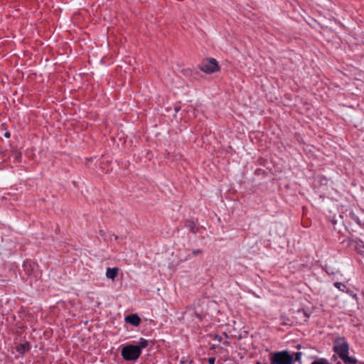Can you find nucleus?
<instances>
[{"instance_id": "nucleus-1", "label": "nucleus", "mask_w": 364, "mask_h": 364, "mask_svg": "<svg viewBox=\"0 0 364 364\" xmlns=\"http://www.w3.org/2000/svg\"><path fill=\"white\" fill-rule=\"evenodd\" d=\"M333 349L345 364H355L356 360L348 356L349 346L346 340L338 338L335 340Z\"/></svg>"}, {"instance_id": "nucleus-2", "label": "nucleus", "mask_w": 364, "mask_h": 364, "mask_svg": "<svg viewBox=\"0 0 364 364\" xmlns=\"http://www.w3.org/2000/svg\"><path fill=\"white\" fill-rule=\"evenodd\" d=\"M270 364H293L294 358L287 350L272 353L269 357Z\"/></svg>"}, {"instance_id": "nucleus-3", "label": "nucleus", "mask_w": 364, "mask_h": 364, "mask_svg": "<svg viewBox=\"0 0 364 364\" xmlns=\"http://www.w3.org/2000/svg\"><path fill=\"white\" fill-rule=\"evenodd\" d=\"M198 68L206 74H212L220 70L218 61L213 58L203 60L198 65Z\"/></svg>"}, {"instance_id": "nucleus-4", "label": "nucleus", "mask_w": 364, "mask_h": 364, "mask_svg": "<svg viewBox=\"0 0 364 364\" xmlns=\"http://www.w3.org/2000/svg\"><path fill=\"white\" fill-rule=\"evenodd\" d=\"M141 353L140 347L133 345L127 346L122 350V355L126 360H135L140 356Z\"/></svg>"}, {"instance_id": "nucleus-5", "label": "nucleus", "mask_w": 364, "mask_h": 364, "mask_svg": "<svg viewBox=\"0 0 364 364\" xmlns=\"http://www.w3.org/2000/svg\"><path fill=\"white\" fill-rule=\"evenodd\" d=\"M125 321L134 326H138L141 322V318L136 314H132L127 316Z\"/></svg>"}, {"instance_id": "nucleus-6", "label": "nucleus", "mask_w": 364, "mask_h": 364, "mask_svg": "<svg viewBox=\"0 0 364 364\" xmlns=\"http://www.w3.org/2000/svg\"><path fill=\"white\" fill-rule=\"evenodd\" d=\"M119 269L117 267L107 268L106 271V277L112 280H114L118 274Z\"/></svg>"}, {"instance_id": "nucleus-7", "label": "nucleus", "mask_w": 364, "mask_h": 364, "mask_svg": "<svg viewBox=\"0 0 364 364\" xmlns=\"http://www.w3.org/2000/svg\"><path fill=\"white\" fill-rule=\"evenodd\" d=\"M29 350V345L28 343H21L16 346V350L20 353H24Z\"/></svg>"}, {"instance_id": "nucleus-8", "label": "nucleus", "mask_w": 364, "mask_h": 364, "mask_svg": "<svg viewBox=\"0 0 364 364\" xmlns=\"http://www.w3.org/2000/svg\"><path fill=\"white\" fill-rule=\"evenodd\" d=\"M137 346L140 347V350L141 348H144L148 346V341L144 338H141L140 341L139 343V346Z\"/></svg>"}, {"instance_id": "nucleus-9", "label": "nucleus", "mask_w": 364, "mask_h": 364, "mask_svg": "<svg viewBox=\"0 0 364 364\" xmlns=\"http://www.w3.org/2000/svg\"><path fill=\"white\" fill-rule=\"evenodd\" d=\"M188 229H190L191 230H193L195 227H196V225L194 223L193 221L192 220H187L186 222V225H185Z\"/></svg>"}, {"instance_id": "nucleus-10", "label": "nucleus", "mask_w": 364, "mask_h": 364, "mask_svg": "<svg viewBox=\"0 0 364 364\" xmlns=\"http://www.w3.org/2000/svg\"><path fill=\"white\" fill-rule=\"evenodd\" d=\"M335 287L342 291H345L346 290V285H344L343 284H342L341 282L335 283Z\"/></svg>"}, {"instance_id": "nucleus-11", "label": "nucleus", "mask_w": 364, "mask_h": 364, "mask_svg": "<svg viewBox=\"0 0 364 364\" xmlns=\"http://www.w3.org/2000/svg\"><path fill=\"white\" fill-rule=\"evenodd\" d=\"M24 269L27 273H29V268L32 269V264L31 262H26L23 265Z\"/></svg>"}, {"instance_id": "nucleus-12", "label": "nucleus", "mask_w": 364, "mask_h": 364, "mask_svg": "<svg viewBox=\"0 0 364 364\" xmlns=\"http://www.w3.org/2000/svg\"><path fill=\"white\" fill-rule=\"evenodd\" d=\"M193 363L192 360H188L187 359H184L183 358L181 360V363L180 364H191Z\"/></svg>"}, {"instance_id": "nucleus-13", "label": "nucleus", "mask_w": 364, "mask_h": 364, "mask_svg": "<svg viewBox=\"0 0 364 364\" xmlns=\"http://www.w3.org/2000/svg\"><path fill=\"white\" fill-rule=\"evenodd\" d=\"M202 252H203V251L201 250L198 249V250H193L192 252V254L196 256V255H198L199 254H201Z\"/></svg>"}, {"instance_id": "nucleus-14", "label": "nucleus", "mask_w": 364, "mask_h": 364, "mask_svg": "<svg viewBox=\"0 0 364 364\" xmlns=\"http://www.w3.org/2000/svg\"><path fill=\"white\" fill-rule=\"evenodd\" d=\"M320 364H331L325 358H320Z\"/></svg>"}, {"instance_id": "nucleus-15", "label": "nucleus", "mask_w": 364, "mask_h": 364, "mask_svg": "<svg viewBox=\"0 0 364 364\" xmlns=\"http://www.w3.org/2000/svg\"><path fill=\"white\" fill-rule=\"evenodd\" d=\"M208 361L209 364H215V358L214 357H210L208 358Z\"/></svg>"}, {"instance_id": "nucleus-16", "label": "nucleus", "mask_w": 364, "mask_h": 364, "mask_svg": "<svg viewBox=\"0 0 364 364\" xmlns=\"http://www.w3.org/2000/svg\"><path fill=\"white\" fill-rule=\"evenodd\" d=\"M300 356H301V353H297L296 354V360H299Z\"/></svg>"}, {"instance_id": "nucleus-17", "label": "nucleus", "mask_w": 364, "mask_h": 364, "mask_svg": "<svg viewBox=\"0 0 364 364\" xmlns=\"http://www.w3.org/2000/svg\"><path fill=\"white\" fill-rule=\"evenodd\" d=\"M17 159H18L19 158H21V154L20 153H16V156H15Z\"/></svg>"}, {"instance_id": "nucleus-18", "label": "nucleus", "mask_w": 364, "mask_h": 364, "mask_svg": "<svg viewBox=\"0 0 364 364\" xmlns=\"http://www.w3.org/2000/svg\"><path fill=\"white\" fill-rule=\"evenodd\" d=\"M5 136L9 138L10 136V133H9V132L5 133Z\"/></svg>"}, {"instance_id": "nucleus-19", "label": "nucleus", "mask_w": 364, "mask_h": 364, "mask_svg": "<svg viewBox=\"0 0 364 364\" xmlns=\"http://www.w3.org/2000/svg\"><path fill=\"white\" fill-rule=\"evenodd\" d=\"M352 296H353L354 299H355L356 300L358 299V297H357V295H356V294H352Z\"/></svg>"}, {"instance_id": "nucleus-20", "label": "nucleus", "mask_w": 364, "mask_h": 364, "mask_svg": "<svg viewBox=\"0 0 364 364\" xmlns=\"http://www.w3.org/2000/svg\"><path fill=\"white\" fill-rule=\"evenodd\" d=\"M311 364H318V360H314Z\"/></svg>"}, {"instance_id": "nucleus-21", "label": "nucleus", "mask_w": 364, "mask_h": 364, "mask_svg": "<svg viewBox=\"0 0 364 364\" xmlns=\"http://www.w3.org/2000/svg\"><path fill=\"white\" fill-rule=\"evenodd\" d=\"M255 364H262V363L259 361H257Z\"/></svg>"}]
</instances>
